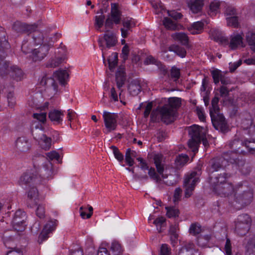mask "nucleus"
<instances>
[{"instance_id": "f257e3e1", "label": "nucleus", "mask_w": 255, "mask_h": 255, "mask_svg": "<svg viewBox=\"0 0 255 255\" xmlns=\"http://www.w3.org/2000/svg\"><path fill=\"white\" fill-rule=\"evenodd\" d=\"M32 39L35 45L40 46L32 50L30 57L34 61H41L48 54L54 41L51 37L44 35L41 31H35L32 35Z\"/></svg>"}, {"instance_id": "f03ea898", "label": "nucleus", "mask_w": 255, "mask_h": 255, "mask_svg": "<svg viewBox=\"0 0 255 255\" xmlns=\"http://www.w3.org/2000/svg\"><path fill=\"white\" fill-rule=\"evenodd\" d=\"M218 96V93H216L212 100V107L210 109V114L215 128L222 132H225L227 130L228 127L223 115L218 114L219 112Z\"/></svg>"}, {"instance_id": "7ed1b4c3", "label": "nucleus", "mask_w": 255, "mask_h": 255, "mask_svg": "<svg viewBox=\"0 0 255 255\" xmlns=\"http://www.w3.org/2000/svg\"><path fill=\"white\" fill-rule=\"evenodd\" d=\"M175 114V111L170 108L169 105H164L163 106L158 107L151 112L150 120L152 122H155L158 115L162 122L169 124L174 121Z\"/></svg>"}, {"instance_id": "20e7f679", "label": "nucleus", "mask_w": 255, "mask_h": 255, "mask_svg": "<svg viewBox=\"0 0 255 255\" xmlns=\"http://www.w3.org/2000/svg\"><path fill=\"white\" fill-rule=\"evenodd\" d=\"M190 139L188 142L189 148L194 152V154L198 150V146L201 142V138L206 135V129L199 126L193 125L188 129Z\"/></svg>"}, {"instance_id": "39448f33", "label": "nucleus", "mask_w": 255, "mask_h": 255, "mask_svg": "<svg viewBox=\"0 0 255 255\" xmlns=\"http://www.w3.org/2000/svg\"><path fill=\"white\" fill-rule=\"evenodd\" d=\"M41 183V178L38 177V173L35 165L33 169L27 170L20 176L18 180L19 185L25 187L34 186Z\"/></svg>"}, {"instance_id": "423d86ee", "label": "nucleus", "mask_w": 255, "mask_h": 255, "mask_svg": "<svg viewBox=\"0 0 255 255\" xmlns=\"http://www.w3.org/2000/svg\"><path fill=\"white\" fill-rule=\"evenodd\" d=\"M0 61V74L1 75L8 74L11 79L17 82L22 80L24 78V73L22 70L17 66H11L9 68V63L4 60Z\"/></svg>"}, {"instance_id": "0eeeda50", "label": "nucleus", "mask_w": 255, "mask_h": 255, "mask_svg": "<svg viewBox=\"0 0 255 255\" xmlns=\"http://www.w3.org/2000/svg\"><path fill=\"white\" fill-rule=\"evenodd\" d=\"M201 174V170L198 169L197 171H192L185 177L184 182L185 197L188 198L192 194L197 183L199 182Z\"/></svg>"}, {"instance_id": "6e6552de", "label": "nucleus", "mask_w": 255, "mask_h": 255, "mask_svg": "<svg viewBox=\"0 0 255 255\" xmlns=\"http://www.w3.org/2000/svg\"><path fill=\"white\" fill-rule=\"evenodd\" d=\"M106 32L107 33L105 34L103 37L99 38L98 40L104 60H105V56L107 54L108 49L115 46L117 42L116 36L114 33L109 31L108 30H107Z\"/></svg>"}, {"instance_id": "1a4fd4ad", "label": "nucleus", "mask_w": 255, "mask_h": 255, "mask_svg": "<svg viewBox=\"0 0 255 255\" xmlns=\"http://www.w3.org/2000/svg\"><path fill=\"white\" fill-rule=\"evenodd\" d=\"M251 219L247 214H242L239 216L238 222L236 225V231L241 236L246 235L248 232L251 225Z\"/></svg>"}, {"instance_id": "9d476101", "label": "nucleus", "mask_w": 255, "mask_h": 255, "mask_svg": "<svg viewBox=\"0 0 255 255\" xmlns=\"http://www.w3.org/2000/svg\"><path fill=\"white\" fill-rule=\"evenodd\" d=\"M121 12L118 9V5L116 3H112L111 15L107 17L105 24L106 28H112L114 23L116 24H119L121 20Z\"/></svg>"}, {"instance_id": "9b49d317", "label": "nucleus", "mask_w": 255, "mask_h": 255, "mask_svg": "<svg viewBox=\"0 0 255 255\" xmlns=\"http://www.w3.org/2000/svg\"><path fill=\"white\" fill-rule=\"evenodd\" d=\"M12 28L17 33H27L28 38H32V35L35 31H39L37 30V25L36 24L29 25L20 21H16L13 24Z\"/></svg>"}, {"instance_id": "f8f14e48", "label": "nucleus", "mask_w": 255, "mask_h": 255, "mask_svg": "<svg viewBox=\"0 0 255 255\" xmlns=\"http://www.w3.org/2000/svg\"><path fill=\"white\" fill-rule=\"evenodd\" d=\"M103 119L106 128V133L116 129L118 124V115L107 111L103 113Z\"/></svg>"}, {"instance_id": "ddd939ff", "label": "nucleus", "mask_w": 255, "mask_h": 255, "mask_svg": "<svg viewBox=\"0 0 255 255\" xmlns=\"http://www.w3.org/2000/svg\"><path fill=\"white\" fill-rule=\"evenodd\" d=\"M38 177L41 178V183L44 180L51 179L53 176V165L50 161H46L39 168L36 166Z\"/></svg>"}, {"instance_id": "4468645a", "label": "nucleus", "mask_w": 255, "mask_h": 255, "mask_svg": "<svg viewBox=\"0 0 255 255\" xmlns=\"http://www.w3.org/2000/svg\"><path fill=\"white\" fill-rule=\"evenodd\" d=\"M25 213L20 210L16 211L12 221L13 228L17 232H22L25 228Z\"/></svg>"}, {"instance_id": "2eb2a0df", "label": "nucleus", "mask_w": 255, "mask_h": 255, "mask_svg": "<svg viewBox=\"0 0 255 255\" xmlns=\"http://www.w3.org/2000/svg\"><path fill=\"white\" fill-rule=\"evenodd\" d=\"M235 197L237 202L240 204L242 206H245L251 202L253 194L251 190L242 191L238 189L236 191Z\"/></svg>"}, {"instance_id": "dca6fc26", "label": "nucleus", "mask_w": 255, "mask_h": 255, "mask_svg": "<svg viewBox=\"0 0 255 255\" xmlns=\"http://www.w3.org/2000/svg\"><path fill=\"white\" fill-rule=\"evenodd\" d=\"M251 141L247 140L243 141L239 139L236 138L229 143V146L231 148L235 150L236 152H238L245 155L246 153L244 151H239L241 146H245L248 149V152L249 153L254 154L255 152V148L250 146L249 145Z\"/></svg>"}, {"instance_id": "f3484780", "label": "nucleus", "mask_w": 255, "mask_h": 255, "mask_svg": "<svg viewBox=\"0 0 255 255\" xmlns=\"http://www.w3.org/2000/svg\"><path fill=\"white\" fill-rule=\"evenodd\" d=\"M57 224V221L56 220H54L49 221L45 225L41 233L38 237V242L39 244L42 243L43 241L48 238V234L55 229Z\"/></svg>"}, {"instance_id": "a211bd4d", "label": "nucleus", "mask_w": 255, "mask_h": 255, "mask_svg": "<svg viewBox=\"0 0 255 255\" xmlns=\"http://www.w3.org/2000/svg\"><path fill=\"white\" fill-rule=\"evenodd\" d=\"M214 191L215 193L221 196H228L233 192H235L237 190L234 189L232 184L225 183L221 186L213 187Z\"/></svg>"}, {"instance_id": "6ab92c4d", "label": "nucleus", "mask_w": 255, "mask_h": 255, "mask_svg": "<svg viewBox=\"0 0 255 255\" xmlns=\"http://www.w3.org/2000/svg\"><path fill=\"white\" fill-rule=\"evenodd\" d=\"M30 146L28 139L25 136L18 137L15 141L16 148L19 152H25L28 151Z\"/></svg>"}, {"instance_id": "aec40b11", "label": "nucleus", "mask_w": 255, "mask_h": 255, "mask_svg": "<svg viewBox=\"0 0 255 255\" xmlns=\"http://www.w3.org/2000/svg\"><path fill=\"white\" fill-rule=\"evenodd\" d=\"M135 23L133 19H124L123 21V27L121 28L122 36L123 38H126L131 31V28L134 27Z\"/></svg>"}, {"instance_id": "412c9836", "label": "nucleus", "mask_w": 255, "mask_h": 255, "mask_svg": "<svg viewBox=\"0 0 255 255\" xmlns=\"http://www.w3.org/2000/svg\"><path fill=\"white\" fill-rule=\"evenodd\" d=\"M161 174V179L162 178V186L163 187L164 184L171 186L175 184L178 182L179 175L175 170H174V173L170 174L168 175L164 174L163 173Z\"/></svg>"}, {"instance_id": "4be33fe9", "label": "nucleus", "mask_w": 255, "mask_h": 255, "mask_svg": "<svg viewBox=\"0 0 255 255\" xmlns=\"http://www.w3.org/2000/svg\"><path fill=\"white\" fill-rule=\"evenodd\" d=\"M28 206L32 207L33 205H36L38 201L39 193L37 188L35 186L30 187L27 191Z\"/></svg>"}, {"instance_id": "5701e85b", "label": "nucleus", "mask_w": 255, "mask_h": 255, "mask_svg": "<svg viewBox=\"0 0 255 255\" xmlns=\"http://www.w3.org/2000/svg\"><path fill=\"white\" fill-rule=\"evenodd\" d=\"M211 36L215 41L220 42L224 44H228V40L225 34L217 29H212L210 30Z\"/></svg>"}, {"instance_id": "b1692460", "label": "nucleus", "mask_w": 255, "mask_h": 255, "mask_svg": "<svg viewBox=\"0 0 255 255\" xmlns=\"http://www.w3.org/2000/svg\"><path fill=\"white\" fill-rule=\"evenodd\" d=\"M63 112L61 111L53 110L49 113L48 117L54 124L60 125L63 121Z\"/></svg>"}, {"instance_id": "393cba45", "label": "nucleus", "mask_w": 255, "mask_h": 255, "mask_svg": "<svg viewBox=\"0 0 255 255\" xmlns=\"http://www.w3.org/2000/svg\"><path fill=\"white\" fill-rule=\"evenodd\" d=\"M116 80L118 88L121 92L119 94L120 97L121 96V92H122V88L125 84L126 80V75L124 68H119L116 74Z\"/></svg>"}, {"instance_id": "a878e982", "label": "nucleus", "mask_w": 255, "mask_h": 255, "mask_svg": "<svg viewBox=\"0 0 255 255\" xmlns=\"http://www.w3.org/2000/svg\"><path fill=\"white\" fill-rule=\"evenodd\" d=\"M234 164L236 165L239 170L243 174H248L251 171V168L250 166L248 163H247L245 160L242 158H239V157Z\"/></svg>"}, {"instance_id": "bb28decb", "label": "nucleus", "mask_w": 255, "mask_h": 255, "mask_svg": "<svg viewBox=\"0 0 255 255\" xmlns=\"http://www.w3.org/2000/svg\"><path fill=\"white\" fill-rule=\"evenodd\" d=\"M148 174L149 177L155 181L158 188L160 189L163 188L162 186V180L158 172L156 173L154 168L150 167L148 170Z\"/></svg>"}, {"instance_id": "cd10ccee", "label": "nucleus", "mask_w": 255, "mask_h": 255, "mask_svg": "<svg viewBox=\"0 0 255 255\" xmlns=\"http://www.w3.org/2000/svg\"><path fill=\"white\" fill-rule=\"evenodd\" d=\"M224 158L222 157L214 158L209 162L211 172L218 171L224 166Z\"/></svg>"}, {"instance_id": "c85d7f7f", "label": "nucleus", "mask_w": 255, "mask_h": 255, "mask_svg": "<svg viewBox=\"0 0 255 255\" xmlns=\"http://www.w3.org/2000/svg\"><path fill=\"white\" fill-rule=\"evenodd\" d=\"M190 10L194 13L200 12L204 5L203 0H191L188 3Z\"/></svg>"}, {"instance_id": "c756f323", "label": "nucleus", "mask_w": 255, "mask_h": 255, "mask_svg": "<svg viewBox=\"0 0 255 255\" xmlns=\"http://www.w3.org/2000/svg\"><path fill=\"white\" fill-rule=\"evenodd\" d=\"M40 84L42 86H46L50 90H53L54 92L57 91V85L54 79L52 78H48L46 76L43 77L40 81Z\"/></svg>"}, {"instance_id": "7c9ffc66", "label": "nucleus", "mask_w": 255, "mask_h": 255, "mask_svg": "<svg viewBox=\"0 0 255 255\" xmlns=\"http://www.w3.org/2000/svg\"><path fill=\"white\" fill-rule=\"evenodd\" d=\"M3 243L5 246L10 250L16 249L15 240L11 235L8 232H5L3 235Z\"/></svg>"}, {"instance_id": "2f4dec72", "label": "nucleus", "mask_w": 255, "mask_h": 255, "mask_svg": "<svg viewBox=\"0 0 255 255\" xmlns=\"http://www.w3.org/2000/svg\"><path fill=\"white\" fill-rule=\"evenodd\" d=\"M222 2L218 0L212 1L209 5L208 14L211 16H215L220 12V6Z\"/></svg>"}, {"instance_id": "473e14b6", "label": "nucleus", "mask_w": 255, "mask_h": 255, "mask_svg": "<svg viewBox=\"0 0 255 255\" xmlns=\"http://www.w3.org/2000/svg\"><path fill=\"white\" fill-rule=\"evenodd\" d=\"M231 176V174L223 173L218 175L215 178L214 181V187L221 186L223 184H224L226 182L227 180Z\"/></svg>"}, {"instance_id": "72a5a7b5", "label": "nucleus", "mask_w": 255, "mask_h": 255, "mask_svg": "<svg viewBox=\"0 0 255 255\" xmlns=\"http://www.w3.org/2000/svg\"><path fill=\"white\" fill-rule=\"evenodd\" d=\"M194 245L193 243H188L183 246L179 250L178 255H199L197 253L194 254L193 250Z\"/></svg>"}, {"instance_id": "f704fd0d", "label": "nucleus", "mask_w": 255, "mask_h": 255, "mask_svg": "<svg viewBox=\"0 0 255 255\" xmlns=\"http://www.w3.org/2000/svg\"><path fill=\"white\" fill-rule=\"evenodd\" d=\"M54 76L61 84L64 85L68 78L69 75L66 70L59 69L54 73Z\"/></svg>"}, {"instance_id": "c9c22d12", "label": "nucleus", "mask_w": 255, "mask_h": 255, "mask_svg": "<svg viewBox=\"0 0 255 255\" xmlns=\"http://www.w3.org/2000/svg\"><path fill=\"white\" fill-rule=\"evenodd\" d=\"M204 25V23L202 21L195 22L188 28V30L192 34H199L202 31Z\"/></svg>"}, {"instance_id": "e433bc0d", "label": "nucleus", "mask_w": 255, "mask_h": 255, "mask_svg": "<svg viewBox=\"0 0 255 255\" xmlns=\"http://www.w3.org/2000/svg\"><path fill=\"white\" fill-rule=\"evenodd\" d=\"M172 37L175 40L179 41L183 45H186L188 43V37L184 33L176 32L172 35Z\"/></svg>"}, {"instance_id": "4c0bfd02", "label": "nucleus", "mask_w": 255, "mask_h": 255, "mask_svg": "<svg viewBox=\"0 0 255 255\" xmlns=\"http://www.w3.org/2000/svg\"><path fill=\"white\" fill-rule=\"evenodd\" d=\"M123 251L121 245L117 241H113L111 245V255H120Z\"/></svg>"}, {"instance_id": "58836bf2", "label": "nucleus", "mask_w": 255, "mask_h": 255, "mask_svg": "<svg viewBox=\"0 0 255 255\" xmlns=\"http://www.w3.org/2000/svg\"><path fill=\"white\" fill-rule=\"evenodd\" d=\"M222 157L224 158V162L226 161L229 163L234 164L236 162L239 156H238L236 153L233 151H230L224 153Z\"/></svg>"}, {"instance_id": "ea45409f", "label": "nucleus", "mask_w": 255, "mask_h": 255, "mask_svg": "<svg viewBox=\"0 0 255 255\" xmlns=\"http://www.w3.org/2000/svg\"><path fill=\"white\" fill-rule=\"evenodd\" d=\"M31 133L34 138L38 141L41 139L42 137L45 135L42 127L41 126L40 128L36 126L35 128L32 127L31 128Z\"/></svg>"}, {"instance_id": "a19ab883", "label": "nucleus", "mask_w": 255, "mask_h": 255, "mask_svg": "<svg viewBox=\"0 0 255 255\" xmlns=\"http://www.w3.org/2000/svg\"><path fill=\"white\" fill-rule=\"evenodd\" d=\"M159 233H161L165 229L166 226V219L163 217L157 218L153 222Z\"/></svg>"}, {"instance_id": "79ce46f5", "label": "nucleus", "mask_w": 255, "mask_h": 255, "mask_svg": "<svg viewBox=\"0 0 255 255\" xmlns=\"http://www.w3.org/2000/svg\"><path fill=\"white\" fill-rule=\"evenodd\" d=\"M163 156L161 154H156L154 157V161L157 172L160 174H162L164 171L163 165L162 164Z\"/></svg>"}, {"instance_id": "37998d69", "label": "nucleus", "mask_w": 255, "mask_h": 255, "mask_svg": "<svg viewBox=\"0 0 255 255\" xmlns=\"http://www.w3.org/2000/svg\"><path fill=\"white\" fill-rule=\"evenodd\" d=\"M165 105H169L170 108H172L175 112L177 108H179L181 105V100L179 98L173 97L168 99V103Z\"/></svg>"}, {"instance_id": "c03bdc74", "label": "nucleus", "mask_w": 255, "mask_h": 255, "mask_svg": "<svg viewBox=\"0 0 255 255\" xmlns=\"http://www.w3.org/2000/svg\"><path fill=\"white\" fill-rule=\"evenodd\" d=\"M128 90L130 94L134 96L139 93L141 87L137 83L131 82L128 86Z\"/></svg>"}, {"instance_id": "a18cd8bd", "label": "nucleus", "mask_w": 255, "mask_h": 255, "mask_svg": "<svg viewBox=\"0 0 255 255\" xmlns=\"http://www.w3.org/2000/svg\"><path fill=\"white\" fill-rule=\"evenodd\" d=\"M38 141L41 147L45 150H48L51 147V138L46 136L45 135H44L43 137H42L41 139H39Z\"/></svg>"}, {"instance_id": "49530a36", "label": "nucleus", "mask_w": 255, "mask_h": 255, "mask_svg": "<svg viewBox=\"0 0 255 255\" xmlns=\"http://www.w3.org/2000/svg\"><path fill=\"white\" fill-rule=\"evenodd\" d=\"M242 43V37L240 35H236L232 37L230 42V47L232 49H236L239 45Z\"/></svg>"}, {"instance_id": "de8ad7c7", "label": "nucleus", "mask_w": 255, "mask_h": 255, "mask_svg": "<svg viewBox=\"0 0 255 255\" xmlns=\"http://www.w3.org/2000/svg\"><path fill=\"white\" fill-rule=\"evenodd\" d=\"M170 50L175 52L177 55L184 57L186 55V51L184 48L178 45H173L170 48Z\"/></svg>"}, {"instance_id": "09e8293b", "label": "nucleus", "mask_w": 255, "mask_h": 255, "mask_svg": "<svg viewBox=\"0 0 255 255\" xmlns=\"http://www.w3.org/2000/svg\"><path fill=\"white\" fill-rule=\"evenodd\" d=\"M30 38H27V39H24L22 42L21 45V50L22 52L25 54L31 53L32 54V51L33 49H32L31 46L30 45V42H28V40Z\"/></svg>"}, {"instance_id": "8fccbe9b", "label": "nucleus", "mask_w": 255, "mask_h": 255, "mask_svg": "<svg viewBox=\"0 0 255 255\" xmlns=\"http://www.w3.org/2000/svg\"><path fill=\"white\" fill-rule=\"evenodd\" d=\"M163 24L167 29L170 30H175L177 27L176 23L167 17L164 18Z\"/></svg>"}, {"instance_id": "3c124183", "label": "nucleus", "mask_w": 255, "mask_h": 255, "mask_svg": "<svg viewBox=\"0 0 255 255\" xmlns=\"http://www.w3.org/2000/svg\"><path fill=\"white\" fill-rule=\"evenodd\" d=\"M246 39L251 46V49L255 52V33L249 32L246 35Z\"/></svg>"}, {"instance_id": "603ef678", "label": "nucleus", "mask_w": 255, "mask_h": 255, "mask_svg": "<svg viewBox=\"0 0 255 255\" xmlns=\"http://www.w3.org/2000/svg\"><path fill=\"white\" fill-rule=\"evenodd\" d=\"M188 160L189 157L188 155L186 154H181L176 157L175 162L176 166L178 167L185 164Z\"/></svg>"}, {"instance_id": "864d4df0", "label": "nucleus", "mask_w": 255, "mask_h": 255, "mask_svg": "<svg viewBox=\"0 0 255 255\" xmlns=\"http://www.w3.org/2000/svg\"><path fill=\"white\" fill-rule=\"evenodd\" d=\"M109 69L112 71L116 67L118 62L117 53H113L108 59Z\"/></svg>"}, {"instance_id": "5fc2aeb1", "label": "nucleus", "mask_w": 255, "mask_h": 255, "mask_svg": "<svg viewBox=\"0 0 255 255\" xmlns=\"http://www.w3.org/2000/svg\"><path fill=\"white\" fill-rule=\"evenodd\" d=\"M166 215L168 218H174L178 217L179 214L178 209L173 207H166Z\"/></svg>"}, {"instance_id": "6e6d98bb", "label": "nucleus", "mask_w": 255, "mask_h": 255, "mask_svg": "<svg viewBox=\"0 0 255 255\" xmlns=\"http://www.w3.org/2000/svg\"><path fill=\"white\" fill-rule=\"evenodd\" d=\"M246 255H255V242L249 241L246 246Z\"/></svg>"}, {"instance_id": "4d7b16f0", "label": "nucleus", "mask_w": 255, "mask_h": 255, "mask_svg": "<svg viewBox=\"0 0 255 255\" xmlns=\"http://www.w3.org/2000/svg\"><path fill=\"white\" fill-rule=\"evenodd\" d=\"M144 63L146 65L154 64L156 65L159 68H161L162 66V64L159 61L157 60L156 59L151 55L148 56L146 58L144 61Z\"/></svg>"}, {"instance_id": "13d9d810", "label": "nucleus", "mask_w": 255, "mask_h": 255, "mask_svg": "<svg viewBox=\"0 0 255 255\" xmlns=\"http://www.w3.org/2000/svg\"><path fill=\"white\" fill-rule=\"evenodd\" d=\"M63 53H64L63 51ZM65 59V56L63 53L60 56H58L55 58V59H53L51 60L50 63V66L51 67H56L58 66L60 64H61Z\"/></svg>"}, {"instance_id": "bf43d9fd", "label": "nucleus", "mask_w": 255, "mask_h": 255, "mask_svg": "<svg viewBox=\"0 0 255 255\" xmlns=\"http://www.w3.org/2000/svg\"><path fill=\"white\" fill-rule=\"evenodd\" d=\"M201 232L200 225L198 223L192 224L189 228V233L193 235H197Z\"/></svg>"}, {"instance_id": "052dcab7", "label": "nucleus", "mask_w": 255, "mask_h": 255, "mask_svg": "<svg viewBox=\"0 0 255 255\" xmlns=\"http://www.w3.org/2000/svg\"><path fill=\"white\" fill-rule=\"evenodd\" d=\"M227 25L234 27H237L239 25L238 18L237 16L227 17Z\"/></svg>"}, {"instance_id": "680f3d73", "label": "nucleus", "mask_w": 255, "mask_h": 255, "mask_svg": "<svg viewBox=\"0 0 255 255\" xmlns=\"http://www.w3.org/2000/svg\"><path fill=\"white\" fill-rule=\"evenodd\" d=\"M211 74L215 84L219 83L223 76L221 72L218 70H213L211 72Z\"/></svg>"}, {"instance_id": "e2e57ef3", "label": "nucleus", "mask_w": 255, "mask_h": 255, "mask_svg": "<svg viewBox=\"0 0 255 255\" xmlns=\"http://www.w3.org/2000/svg\"><path fill=\"white\" fill-rule=\"evenodd\" d=\"M110 148L113 150L115 158L120 162L123 161L124 160V156L119 151V149L114 145L111 146Z\"/></svg>"}, {"instance_id": "0e129e2a", "label": "nucleus", "mask_w": 255, "mask_h": 255, "mask_svg": "<svg viewBox=\"0 0 255 255\" xmlns=\"http://www.w3.org/2000/svg\"><path fill=\"white\" fill-rule=\"evenodd\" d=\"M33 118L40 123L44 124L46 120V113L45 112L34 113L33 114Z\"/></svg>"}, {"instance_id": "69168bd1", "label": "nucleus", "mask_w": 255, "mask_h": 255, "mask_svg": "<svg viewBox=\"0 0 255 255\" xmlns=\"http://www.w3.org/2000/svg\"><path fill=\"white\" fill-rule=\"evenodd\" d=\"M105 19V16L104 15H100L95 16V25L98 27L97 29L99 30L103 25Z\"/></svg>"}, {"instance_id": "338daca9", "label": "nucleus", "mask_w": 255, "mask_h": 255, "mask_svg": "<svg viewBox=\"0 0 255 255\" xmlns=\"http://www.w3.org/2000/svg\"><path fill=\"white\" fill-rule=\"evenodd\" d=\"M170 75L174 81H176L180 76V70L176 67H172L171 69Z\"/></svg>"}, {"instance_id": "774afa93", "label": "nucleus", "mask_w": 255, "mask_h": 255, "mask_svg": "<svg viewBox=\"0 0 255 255\" xmlns=\"http://www.w3.org/2000/svg\"><path fill=\"white\" fill-rule=\"evenodd\" d=\"M69 255H83V252L81 248L74 246L70 250Z\"/></svg>"}]
</instances>
